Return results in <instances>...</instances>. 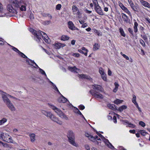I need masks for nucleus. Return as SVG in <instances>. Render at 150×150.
<instances>
[{
  "mask_svg": "<svg viewBox=\"0 0 150 150\" xmlns=\"http://www.w3.org/2000/svg\"><path fill=\"white\" fill-rule=\"evenodd\" d=\"M21 3V0H13L11 4L7 5V10L11 13L17 14Z\"/></svg>",
  "mask_w": 150,
  "mask_h": 150,
  "instance_id": "nucleus-1",
  "label": "nucleus"
},
{
  "mask_svg": "<svg viewBox=\"0 0 150 150\" xmlns=\"http://www.w3.org/2000/svg\"><path fill=\"white\" fill-rule=\"evenodd\" d=\"M30 31L35 36L34 39L38 42L40 41L41 39V37L42 36L46 42L48 43L50 42V40L45 33L40 30L36 31L33 29H30Z\"/></svg>",
  "mask_w": 150,
  "mask_h": 150,
  "instance_id": "nucleus-2",
  "label": "nucleus"
},
{
  "mask_svg": "<svg viewBox=\"0 0 150 150\" xmlns=\"http://www.w3.org/2000/svg\"><path fill=\"white\" fill-rule=\"evenodd\" d=\"M41 112L47 117H49L52 121L56 122L59 125L62 124V122L61 121L59 120L58 118L55 116L51 112H47L44 110H42Z\"/></svg>",
  "mask_w": 150,
  "mask_h": 150,
  "instance_id": "nucleus-3",
  "label": "nucleus"
},
{
  "mask_svg": "<svg viewBox=\"0 0 150 150\" xmlns=\"http://www.w3.org/2000/svg\"><path fill=\"white\" fill-rule=\"evenodd\" d=\"M50 105L51 108L60 117L66 120L68 119V117L60 109L51 104H50Z\"/></svg>",
  "mask_w": 150,
  "mask_h": 150,
  "instance_id": "nucleus-4",
  "label": "nucleus"
},
{
  "mask_svg": "<svg viewBox=\"0 0 150 150\" xmlns=\"http://www.w3.org/2000/svg\"><path fill=\"white\" fill-rule=\"evenodd\" d=\"M2 99L4 102L11 111H14L16 110V108L13 104L11 103L8 98L6 97L4 95L3 96Z\"/></svg>",
  "mask_w": 150,
  "mask_h": 150,
  "instance_id": "nucleus-5",
  "label": "nucleus"
},
{
  "mask_svg": "<svg viewBox=\"0 0 150 150\" xmlns=\"http://www.w3.org/2000/svg\"><path fill=\"white\" fill-rule=\"evenodd\" d=\"M0 138L4 141L8 143L12 142V137L9 134L6 133H1L0 134Z\"/></svg>",
  "mask_w": 150,
  "mask_h": 150,
  "instance_id": "nucleus-6",
  "label": "nucleus"
},
{
  "mask_svg": "<svg viewBox=\"0 0 150 150\" xmlns=\"http://www.w3.org/2000/svg\"><path fill=\"white\" fill-rule=\"evenodd\" d=\"M67 137L69 139V142L70 144L76 146V144L74 141V134L72 131H69L68 132Z\"/></svg>",
  "mask_w": 150,
  "mask_h": 150,
  "instance_id": "nucleus-7",
  "label": "nucleus"
},
{
  "mask_svg": "<svg viewBox=\"0 0 150 150\" xmlns=\"http://www.w3.org/2000/svg\"><path fill=\"white\" fill-rule=\"evenodd\" d=\"M89 92L92 96H94L96 98L102 99L103 98V96L101 93H97V92L96 91H95V92H94L93 90H91Z\"/></svg>",
  "mask_w": 150,
  "mask_h": 150,
  "instance_id": "nucleus-8",
  "label": "nucleus"
},
{
  "mask_svg": "<svg viewBox=\"0 0 150 150\" xmlns=\"http://www.w3.org/2000/svg\"><path fill=\"white\" fill-rule=\"evenodd\" d=\"M85 135L86 137H88L89 140L92 141L94 142L97 140H100V138H98L97 136L93 137V136L90 135L88 133H85Z\"/></svg>",
  "mask_w": 150,
  "mask_h": 150,
  "instance_id": "nucleus-9",
  "label": "nucleus"
},
{
  "mask_svg": "<svg viewBox=\"0 0 150 150\" xmlns=\"http://www.w3.org/2000/svg\"><path fill=\"white\" fill-rule=\"evenodd\" d=\"M95 9L96 12L100 15L103 16L104 15L103 11L99 6H96V7H95Z\"/></svg>",
  "mask_w": 150,
  "mask_h": 150,
  "instance_id": "nucleus-10",
  "label": "nucleus"
},
{
  "mask_svg": "<svg viewBox=\"0 0 150 150\" xmlns=\"http://www.w3.org/2000/svg\"><path fill=\"white\" fill-rule=\"evenodd\" d=\"M72 10L74 14H76L78 15H80L81 14L79 11V8L75 5L73 6Z\"/></svg>",
  "mask_w": 150,
  "mask_h": 150,
  "instance_id": "nucleus-11",
  "label": "nucleus"
},
{
  "mask_svg": "<svg viewBox=\"0 0 150 150\" xmlns=\"http://www.w3.org/2000/svg\"><path fill=\"white\" fill-rule=\"evenodd\" d=\"M0 93L2 95V98H3V97L4 96H5L6 97L8 98V97H9L10 98H11L15 99V100H16L17 98H16L13 97L10 95H9V94H7V93H6L5 92H4L2 91H0Z\"/></svg>",
  "mask_w": 150,
  "mask_h": 150,
  "instance_id": "nucleus-12",
  "label": "nucleus"
},
{
  "mask_svg": "<svg viewBox=\"0 0 150 150\" xmlns=\"http://www.w3.org/2000/svg\"><path fill=\"white\" fill-rule=\"evenodd\" d=\"M92 88L94 90H96L100 91H102L103 89L100 85L94 84L92 85Z\"/></svg>",
  "mask_w": 150,
  "mask_h": 150,
  "instance_id": "nucleus-13",
  "label": "nucleus"
},
{
  "mask_svg": "<svg viewBox=\"0 0 150 150\" xmlns=\"http://www.w3.org/2000/svg\"><path fill=\"white\" fill-rule=\"evenodd\" d=\"M61 96L59 97L58 99V101L59 103H65L67 101V100L66 98L64 97L61 94Z\"/></svg>",
  "mask_w": 150,
  "mask_h": 150,
  "instance_id": "nucleus-14",
  "label": "nucleus"
},
{
  "mask_svg": "<svg viewBox=\"0 0 150 150\" xmlns=\"http://www.w3.org/2000/svg\"><path fill=\"white\" fill-rule=\"evenodd\" d=\"M123 124L126 125H128V127H131L132 128H134L136 126L132 124L131 123H129V121L127 120H125L123 121Z\"/></svg>",
  "mask_w": 150,
  "mask_h": 150,
  "instance_id": "nucleus-15",
  "label": "nucleus"
},
{
  "mask_svg": "<svg viewBox=\"0 0 150 150\" xmlns=\"http://www.w3.org/2000/svg\"><path fill=\"white\" fill-rule=\"evenodd\" d=\"M104 142L106 145L110 149H115L112 145V144L109 142L108 140L107 139H105V141H104Z\"/></svg>",
  "mask_w": 150,
  "mask_h": 150,
  "instance_id": "nucleus-16",
  "label": "nucleus"
},
{
  "mask_svg": "<svg viewBox=\"0 0 150 150\" xmlns=\"http://www.w3.org/2000/svg\"><path fill=\"white\" fill-rule=\"evenodd\" d=\"M69 28L71 30H75L76 28L72 21H69L68 22Z\"/></svg>",
  "mask_w": 150,
  "mask_h": 150,
  "instance_id": "nucleus-17",
  "label": "nucleus"
},
{
  "mask_svg": "<svg viewBox=\"0 0 150 150\" xmlns=\"http://www.w3.org/2000/svg\"><path fill=\"white\" fill-rule=\"evenodd\" d=\"M140 2L144 6L148 8H150V4L148 2L143 1V0H141Z\"/></svg>",
  "mask_w": 150,
  "mask_h": 150,
  "instance_id": "nucleus-18",
  "label": "nucleus"
},
{
  "mask_svg": "<svg viewBox=\"0 0 150 150\" xmlns=\"http://www.w3.org/2000/svg\"><path fill=\"white\" fill-rule=\"evenodd\" d=\"M26 61L29 64V65H31V64L30 63V62L31 63H33L34 64H35V65L36 66V67H34L35 68H38L39 69V67L38 66L35 62L33 61L32 60L29 59H28L26 60Z\"/></svg>",
  "mask_w": 150,
  "mask_h": 150,
  "instance_id": "nucleus-19",
  "label": "nucleus"
},
{
  "mask_svg": "<svg viewBox=\"0 0 150 150\" xmlns=\"http://www.w3.org/2000/svg\"><path fill=\"white\" fill-rule=\"evenodd\" d=\"M22 3V0H21V6L19 8H18V11H19L20 10L21 11H25L26 10V4H25V5H22L21 4Z\"/></svg>",
  "mask_w": 150,
  "mask_h": 150,
  "instance_id": "nucleus-20",
  "label": "nucleus"
},
{
  "mask_svg": "<svg viewBox=\"0 0 150 150\" xmlns=\"http://www.w3.org/2000/svg\"><path fill=\"white\" fill-rule=\"evenodd\" d=\"M132 9L135 11H137L139 9V6L137 4H135V5L133 4L130 5Z\"/></svg>",
  "mask_w": 150,
  "mask_h": 150,
  "instance_id": "nucleus-21",
  "label": "nucleus"
},
{
  "mask_svg": "<svg viewBox=\"0 0 150 150\" xmlns=\"http://www.w3.org/2000/svg\"><path fill=\"white\" fill-rule=\"evenodd\" d=\"M55 46L56 48L60 49L61 47L65 46V45L64 44L58 43L56 44Z\"/></svg>",
  "mask_w": 150,
  "mask_h": 150,
  "instance_id": "nucleus-22",
  "label": "nucleus"
},
{
  "mask_svg": "<svg viewBox=\"0 0 150 150\" xmlns=\"http://www.w3.org/2000/svg\"><path fill=\"white\" fill-rule=\"evenodd\" d=\"M30 138L31 142H34L35 139V135L34 134L32 133L30 134Z\"/></svg>",
  "mask_w": 150,
  "mask_h": 150,
  "instance_id": "nucleus-23",
  "label": "nucleus"
},
{
  "mask_svg": "<svg viewBox=\"0 0 150 150\" xmlns=\"http://www.w3.org/2000/svg\"><path fill=\"white\" fill-rule=\"evenodd\" d=\"M138 24L137 22H135L134 23V32L135 33H137L138 31L137 26Z\"/></svg>",
  "mask_w": 150,
  "mask_h": 150,
  "instance_id": "nucleus-24",
  "label": "nucleus"
},
{
  "mask_svg": "<svg viewBox=\"0 0 150 150\" xmlns=\"http://www.w3.org/2000/svg\"><path fill=\"white\" fill-rule=\"evenodd\" d=\"M127 108V106H126L123 105L120 107L117 110L120 112H122L123 111V110L126 109Z\"/></svg>",
  "mask_w": 150,
  "mask_h": 150,
  "instance_id": "nucleus-25",
  "label": "nucleus"
},
{
  "mask_svg": "<svg viewBox=\"0 0 150 150\" xmlns=\"http://www.w3.org/2000/svg\"><path fill=\"white\" fill-rule=\"evenodd\" d=\"M122 18L123 19V20L126 22H127L128 17L124 13H122Z\"/></svg>",
  "mask_w": 150,
  "mask_h": 150,
  "instance_id": "nucleus-26",
  "label": "nucleus"
},
{
  "mask_svg": "<svg viewBox=\"0 0 150 150\" xmlns=\"http://www.w3.org/2000/svg\"><path fill=\"white\" fill-rule=\"evenodd\" d=\"M100 47V45L97 43H95L93 45V50L96 51Z\"/></svg>",
  "mask_w": 150,
  "mask_h": 150,
  "instance_id": "nucleus-27",
  "label": "nucleus"
},
{
  "mask_svg": "<svg viewBox=\"0 0 150 150\" xmlns=\"http://www.w3.org/2000/svg\"><path fill=\"white\" fill-rule=\"evenodd\" d=\"M122 9L124 10L125 12L127 13L129 15H131V13L130 11L125 6L122 8Z\"/></svg>",
  "mask_w": 150,
  "mask_h": 150,
  "instance_id": "nucleus-28",
  "label": "nucleus"
},
{
  "mask_svg": "<svg viewBox=\"0 0 150 150\" xmlns=\"http://www.w3.org/2000/svg\"><path fill=\"white\" fill-rule=\"evenodd\" d=\"M52 88H53V89H54L55 91L58 92L59 94H61V93L59 91L56 85L53 83H52Z\"/></svg>",
  "mask_w": 150,
  "mask_h": 150,
  "instance_id": "nucleus-29",
  "label": "nucleus"
},
{
  "mask_svg": "<svg viewBox=\"0 0 150 150\" xmlns=\"http://www.w3.org/2000/svg\"><path fill=\"white\" fill-rule=\"evenodd\" d=\"M69 37L67 36L62 35L61 37V40L63 41H65L68 40Z\"/></svg>",
  "mask_w": 150,
  "mask_h": 150,
  "instance_id": "nucleus-30",
  "label": "nucleus"
},
{
  "mask_svg": "<svg viewBox=\"0 0 150 150\" xmlns=\"http://www.w3.org/2000/svg\"><path fill=\"white\" fill-rule=\"evenodd\" d=\"M18 130L17 129L15 128L13 129V135H15L16 136H18Z\"/></svg>",
  "mask_w": 150,
  "mask_h": 150,
  "instance_id": "nucleus-31",
  "label": "nucleus"
},
{
  "mask_svg": "<svg viewBox=\"0 0 150 150\" xmlns=\"http://www.w3.org/2000/svg\"><path fill=\"white\" fill-rule=\"evenodd\" d=\"M69 69L72 71L74 72H76V70H78V69L76 67H69Z\"/></svg>",
  "mask_w": 150,
  "mask_h": 150,
  "instance_id": "nucleus-32",
  "label": "nucleus"
},
{
  "mask_svg": "<svg viewBox=\"0 0 150 150\" xmlns=\"http://www.w3.org/2000/svg\"><path fill=\"white\" fill-rule=\"evenodd\" d=\"M122 101V100H121L119 99H117L114 101V103L115 104L118 105L121 103Z\"/></svg>",
  "mask_w": 150,
  "mask_h": 150,
  "instance_id": "nucleus-33",
  "label": "nucleus"
},
{
  "mask_svg": "<svg viewBox=\"0 0 150 150\" xmlns=\"http://www.w3.org/2000/svg\"><path fill=\"white\" fill-rule=\"evenodd\" d=\"M7 121V119L5 118H3L1 120H0V125H2Z\"/></svg>",
  "mask_w": 150,
  "mask_h": 150,
  "instance_id": "nucleus-34",
  "label": "nucleus"
},
{
  "mask_svg": "<svg viewBox=\"0 0 150 150\" xmlns=\"http://www.w3.org/2000/svg\"><path fill=\"white\" fill-rule=\"evenodd\" d=\"M120 31L121 33V35L123 36V37H125V33L123 30L121 28H120Z\"/></svg>",
  "mask_w": 150,
  "mask_h": 150,
  "instance_id": "nucleus-35",
  "label": "nucleus"
},
{
  "mask_svg": "<svg viewBox=\"0 0 150 150\" xmlns=\"http://www.w3.org/2000/svg\"><path fill=\"white\" fill-rule=\"evenodd\" d=\"M80 76L81 78H84L87 79H89L90 78V77L89 76L86 75L81 74L80 75Z\"/></svg>",
  "mask_w": 150,
  "mask_h": 150,
  "instance_id": "nucleus-36",
  "label": "nucleus"
},
{
  "mask_svg": "<svg viewBox=\"0 0 150 150\" xmlns=\"http://www.w3.org/2000/svg\"><path fill=\"white\" fill-rule=\"evenodd\" d=\"M101 77L102 79L104 81H106L107 79L106 74L105 73L101 75Z\"/></svg>",
  "mask_w": 150,
  "mask_h": 150,
  "instance_id": "nucleus-37",
  "label": "nucleus"
},
{
  "mask_svg": "<svg viewBox=\"0 0 150 150\" xmlns=\"http://www.w3.org/2000/svg\"><path fill=\"white\" fill-rule=\"evenodd\" d=\"M18 54L22 57L24 58H28L27 57L25 56L23 53L20 52Z\"/></svg>",
  "mask_w": 150,
  "mask_h": 150,
  "instance_id": "nucleus-38",
  "label": "nucleus"
},
{
  "mask_svg": "<svg viewBox=\"0 0 150 150\" xmlns=\"http://www.w3.org/2000/svg\"><path fill=\"white\" fill-rule=\"evenodd\" d=\"M97 134L98 135L99 137H100L102 139L104 140V141H105L106 139L101 134L98 133L97 131L96 132Z\"/></svg>",
  "mask_w": 150,
  "mask_h": 150,
  "instance_id": "nucleus-39",
  "label": "nucleus"
},
{
  "mask_svg": "<svg viewBox=\"0 0 150 150\" xmlns=\"http://www.w3.org/2000/svg\"><path fill=\"white\" fill-rule=\"evenodd\" d=\"M39 69L40 71V73L42 75H44L46 77H47V75L45 72V71L42 69H41L40 68H39Z\"/></svg>",
  "mask_w": 150,
  "mask_h": 150,
  "instance_id": "nucleus-40",
  "label": "nucleus"
},
{
  "mask_svg": "<svg viewBox=\"0 0 150 150\" xmlns=\"http://www.w3.org/2000/svg\"><path fill=\"white\" fill-rule=\"evenodd\" d=\"M108 107L110 108L112 110H115V108H114V106H115V105H113L111 104H109L108 105Z\"/></svg>",
  "mask_w": 150,
  "mask_h": 150,
  "instance_id": "nucleus-41",
  "label": "nucleus"
},
{
  "mask_svg": "<svg viewBox=\"0 0 150 150\" xmlns=\"http://www.w3.org/2000/svg\"><path fill=\"white\" fill-rule=\"evenodd\" d=\"M99 73L101 74V75H102V74H103L105 73L104 72V70L101 67H100L99 68Z\"/></svg>",
  "mask_w": 150,
  "mask_h": 150,
  "instance_id": "nucleus-42",
  "label": "nucleus"
},
{
  "mask_svg": "<svg viewBox=\"0 0 150 150\" xmlns=\"http://www.w3.org/2000/svg\"><path fill=\"white\" fill-rule=\"evenodd\" d=\"M139 42L141 44L143 47H145V44L144 41L142 39H140L139 40Z\"/></svg>",
  "mask_w": 150,
  "mask_h": 150,
  "instance_id": "nucleus-43",
  "label": "nucleus"
},
{
  "mask_svg": "<svg viewBox=\"0 0 150 150\" xmlns=\"http://www.w3.org/2000/svg\"><path fill=\"white\" fill-rule=\"evenodd\" d=\"M11 47H12V49L13 50H14L15 52H16L18 53V54L20 52L17 48L13 46H11Z\"/></svg>",
  "mask_w": 150,
  "mask_h": 150,
  "instance_id": "nucleus-44",
  "label": "nucleus"
},
{
  "mask_svg": "<svg viewBox=\"0 0 150 150\" xmlns=\"http://www.w3.org/2000/svg\"><path fill=\"white\" fill-rule=\"evenodd\" d=\"M78 51L79 52L84 54L86 56L87 55V51H86L85 52H84L82 50L80 49L78 50Z\"/></svg>",
  "mask_w": 150,
  "mask_h": 150,
  "instance_id": "nucleus-45",
  "label": "nucleus"
},
{
  "mask_svg": "<svg viewBox=\"0 0 150 150\" xmlns=\"http://www.w3.org/2000/svg\"><path fill=\"white\" fill-rule=\"evenodd\" d=\"M121 54L122 55L123 57L125 58V59H126L127 60H129V57L126 55L125 54H123L122 52H120Z\"/></svg>",
  "mask_w": 150,
  "mask_h": 150,
  "instance_id": "nucleus-46",
  "label": "nucleus"
},
{
  "mask_svg": "<svg viewBox=\"0 0 150 150\" xmlns=\"http://www.w3.org/2000/svg\"><path fill=\"white\" fill-rule=\"evenodd\" d=\"M136 97L135 95H133V98L132 99V102L134 103H137L136 101Z\"/></svg>",
  "mask_w": 150,
  "mask_h": 150,
  "instance_id": "nucleus-47",
  "label": "nucleus"
},
{
  "mask_svg": "<svg viewBox=\"0 0 150 150\" xmlns=\"http://www.w3.org/2000/svg\"><path fill=\"white\" fill-rule=\"evenodd\" d=\"M93 2L95 5V7H96V6H99L98 3V1L97 0H93Z\"/></svg>",
  "mask_w": 150,
  "mask_h": 150,
  "instance_id": "nucleus-48",
  "label": "nucleus"
},
{
  "mask_svg": "<svg viewBox=\"0 0 150 150\" xmlns=\"http://www.w3.org/2000/svg\"><path fill=\"white\" fill-rule=\"evenodd\" d=\"M0 144L2 145L3 146L5 147H7L8 146V144L6 143H4L0 141Z\"/></svg>",
  "mask_w": 150,
  "mask_h": 150,
  "instance_id": "nucleus-49",
  "label": "nucleus"
},
{
  "mask_svg": "<svg viewBox=\"0 0 150 150\" xmlns=\"http://www.w3.org/2000/svg\"><path fill=\"white\" fill-rule=\"evenodd\" d=\"M139 124L142 127H144L146 125L143 122L140 121L139 122Z\"/></svg>",
  "mask_w": 150,
  "mask_h": 150,
  "instance_id": "nucleus-50",
  "label": "nucleus"
},
{
  "mask_svg": "<svg viewBox=\"0 0 150 150\" xmlns=\"http://www.w3.org/2000/svg\"><path fill=\"white\" fill-rule=\"evenodd\" d=\"M62 6V5L61 4H58L56 5V9L57 10H60Z\"/></svg>",
  "mask_w": 150,
  "mask_h": 150,
  "instance_id": "nucleus-51",
  "label": "nucleus"
},
{
  "mask_svg": "<svg viewBox=\"0 0 150 150\" xmlns=\"http://www.w3.org/2000/svg\"><path fill=\"white\" fill-rule=\"evenodd\" d=\"M140 132L141 134L143 136H145L146 134L147 133L144 130H140Z\"/></svg>",
  "mask_w": 150,
  "mask_h": 150,
  "instance_id": "nucleus-52",
  "label": "nucleus"
},
{
  "mask_svg": "<svg viewBox=\"0 0 150 150\" xmlns=\"http://www.w3.org/2000/svg\"><path fill=\"white\" fill-rule=\"evenodd\" d=\"M72 56L76 57H78L80 56V54L78 53H74L73 54Z\"/></svg>",
  "mask_w": 150,
  "mask_h": 150,
  "instance_id": "nucleus-53",
  "label": "nucleus"
},
{
  "mask_svg": "<svg viewBox=\"0 0 150 150\" xmlns=\"http://www.w3.org/2000/svg\"><path fill=\"white\" fill-rule=\"evenodd\" d=\"M128 31L132 35H134V33L132 29L131 28H128Z\"/></svg>",
  "mask_w": 150,
  "mask_h": 150,
  "instance_id": "nucleus-54",
  "label": "nucleus"
},
{
  "mask_svg": "<svg viewBox=\"0 0 150 150\" xmlns=\"http://www.w3.org/2000/svg\"><path fill=\"white\" fill-rule=\"evenodd\" d=\"M85 108V106L83 105H80L79 106V108L81 110H83Z\"/></svg>",
  "mask_w": 150,
  "mask_h": 150,
  "instance_id": "nucleus-55",
  "label": "nucleus"
},
{
  "mask_svg": "<svg viewBox=\"0 0 150 150\" xmlns=\"http://www.w3.org/2000/svg\"><path fill=\"white\" fill-rule=\"evenodd\" d=\"M30 18L31 20H33L34 19V17L33 13H31L30 14Z\"/></svg>",
  "mask_w": 150,
  "mask_h": 150,
  "instance_id": "nucleus-56",
  "label": "nucleus"
},
{
  "mask_svg": "<svg viewBox=\"0 0 150 150\" xmlns=\"http://www.w3.org/2000/svg\"><path fill=\"white\" fill-rule=\"evenodd\" d=\"M94 31L95 33H96L98 36H101L102 35L101 34H100L99 32L97 30H95Z\"/></svg>",
  "mask_w": 150,
  "mask_h": 150,
  "instance_id": "nucleus-57",
  "label": "nucleus"
},
{
  "mask_svg": "<svg viewBox=\"0 0 150 150\" xmlns=\"http://www.w3.org/2000/svg\"><path fill=\"white\" fill-rule=\"evenodd\" d=\"M113 122L115 123H117V118L116 116H114L113 118Z\"/></svg>",
  "mask_w": 150,
  "mask_h": 150,
  "instance_id": "nucleus-58",
  "label": "nucleus"
},
{
  "mask_svg": "<svg viewBox=\"0 0 150 150\" xmlns=\"http://www.w3.org/2000/svg\"><path fill=\"white\" fill-rule=\"evenodd\" d=\"M41 15L44 17H46L47 16V13H46L43 12L41 13Z\"/></svg>",
  "mask_w": 150,
  "mask_h": 150,
  "instance_id": "nucleus-59",
  "label": "nucleus"
},
{
  "mask_svg": "<svg viewBox=\"0 0 150 150\" xmlns=\"http://www.w3.org/2000/svg\"><path fill=\"white\" fill-rule=\"evenodd\" d=\"M118 4L119 6L122 8V9L123 8V7L124 6L120 2H119Z\"/></svg>",
  "mask_w": 150,
  "mask_h": 150,
  "instance_id": "nucleus-60",
  "label": "nucleus"
},
{
  "mask_svg": "<svg viewBox=\"0 0 150 150\" xmlns=\"http://www.w3.org/2000/svg\"><path fill=\"white\" fill-rule=\"evenodd\" d=\"M84 11L85 12L88 13L90 14L91 13V11L88 10L87 9H85L84 10Z\"/></svg>",
  "mask_w": 150,
  "mask_h": 150,
  "instance_id": "nucleus-61",
  "label": "nucleus"
},
{
  "mask_svg": "<svg viewBox=\"0 0 150 150\" xmlns=\"http://www.w3.org/2000/svg\"><path fill=\"white\" fill-rule=\"evenodd\" d=\"M50 23V21H45L43 22V23L44 25H48Z\"/></svg>",
  "mask_w": 150,
  "mask_h": 150,
  "instance_id": "nucleus-62",
  "label": "nucleus"
},
{
  "mask_svg": "<svg viewBox=\"0 0 150 150\" xmlns=\"http://www.w3.org/2000/svg\"><path fill=\"white\" fill-rule=\"evenodd\" d=\"M74 108V112L76 113H77L79 111V110L76 107H75Z\"/></svg>",
  "mask_w": 150,
  "mask_h": 150,
  "instance_id": "nucleus-63",
  "label": "nucleus"
},
{
  "mask_svg": "<svg viewBox=\"0 0 150 150\" xmlns=\"http://www.w3.org/2000/svg\"><path fill=\"white\" fill-rule=\"evenodd\" d=\"M129 132L130 133H133V134H134L135 133V130L134 129L132 130H130L129 131Z\"/></svg>",
  "mask_w": 150,
  "mask_h": 150,
  "instance_id": "nucleus-64",
  "label": "nucleus"
}]
</instances>
